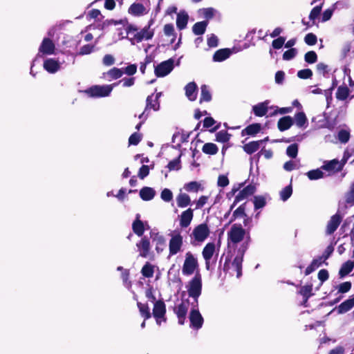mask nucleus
Returning <instances> with one entry per match:
<instances>
[{"label":"nucleus","instance_id":"nucleus-1","mask_svg":"<svg viewBox=\"0 0 354 354\" xmlns=\"http://www.w3.org/2000/svg\"><path fill=\"white\" fill-rule=\"evenodd\" d=\"M248 247V243L239 250L238 254L234 257L232 262H230V258L226 257L223 265V270L225 272H230L231 270L236 272V277L239 278L241 276L242 262L243 259L244 252Z\"/></svg>","mask_w":354,"mask_h":354},{"label":"nucleus","instance_id":"nucleus-2","mask_svg":"<svg viewBox=\"0 0 354 354\" xmlns=\"http://www.w3.org/2000/svg\"><path fill=\"white\" fill-rule=\"evenodd\" d=\"M209 228L206 223H201L196 226L189 235L190 243L192 245L201 244L209 236Z\"/></svg>","mask_w":354,"mask_h":354},{"label":"nucleus","instance_id":"nucleus-3","mask_svg":"<svg viewBox=\"0 0 354 354\" xmlns=\"http://www.w3.org/2000/svg\"><path fill=\"white\" fill-rule=\"evenodd\" d=\"M189 296L194 299L192 305L198 306V298L201 294L202 279L200 274H196L186 286Z\"/></svg>","mask_w":354,"mask_h":354},{"label":"nucleus","instance_id":"nucleus-4","mask_svg":"<svg viewBox=\"0 0 354 354\" xmlns=\"http://www.w3.org/2000/svg\"><path fill=\"white\" fill-rule=\"evenodd\" d=\"M169 236V257H172L183 251V237L178 230L172 231Z\"/></svg>","mask_w":354,"mask_h":354},{"label":"nucleus","instance_id":"nucleus-5","mask_svg":"<svg viewBox=\"0 0 354 354\" xmlns=\"http://www.w3.org/2000/svg\"><path fill=\"white\" fill-rule=\"evenodd\" d=\"M162 95V93L159 92L156 94L152 93L146 99V106L144 111L139 115L140 120H146L150 114V110L158 111L160 108L159 99Z\"/></svg>","mask_w":354,"mask_h":354},{"label":"nucleus","instance_id":"nucleus-6","mask_svg":"<svg viewBox=\"0 0 354 354\" xmlns=\"http://www.w3.org/2000/svg\"><path fill=\"white\" fill-rule=\"evenodd\" d=\"M216 245L214 243H208L202 251V255L205 262V268L207 270H213L216 263Z\"/></svg>","mask_w":354,"mask_h":354},{"label":"nucleus","instance_id":"nucleus-7","mask_svg":"<svg viewBox=\"0 0 354 354\" xmlns=\"http://www.w3.org/2000/svg\"><path fill=\"white\" fill-rule=\"evenodd\" d=\"M198 266L197 259L191 252L185 254V259L183 266L182 272L185 276L192 275Z\"/></svg>","mask_w":354,"mask_h":354},{"label":"nucleus","instance_id":"nucleus-8","mask_svg":"<svg viewBox=\"0 0 354 354\" xmlns=\"http://www.w3.org/2000/svg\"><path fill=\"white\" fill-rule=\"evenodd\" d=\"M112 85L93 86L86 91V93L91 97H102L110 95L113 88Z\"/></svg>","mask_w":354,"mask_h":354},{"label":"nucleus","instance_id":"nucleus-9","mask_svg":"<svg viewBox=\"0 0 354 354\" xmlns=\"http://www.w3.org/2000/svg\"><path fill=\"white\" fill-rule=\"evenodd\" d=\"M245 234V230L241 225L234 224L230 230L227 232L228 241L236 244L243 241Z\"/></svg>","mask_w":354,"mask_h":354},{"label":"nucleus","instance_id":"nucleus-10","mask_svg":"<svg viewBox=\"0 0 354 354\" xmlns=\"http://www.w3.org/2000/svg\"><path fill=\"white\" fill-rule=\"evenodd\" d=\"M174 67V59L170 58L158 64L154 69L155 75L158 77H162L169 74Z\"/></svg>","mask_w":354,"mask_h":354},{"label":"nucleus","instance_id":"nucleus-11","mask_svg":"<svg viewBox=\"0 0 354 354\" xmlns=\"http://www.w3.org/2000/svg\"><path fill=\"white\" fill-rule=\"evenodd\" d=\"M344 216V214H341L339 209H338L336 214L330 217V220L327 223L326 227L325 233L326 235H331L337 230L343 219Z\"/></svg>","mask_w":354,"mask_h":354},{"label":"nucleus","instance_id":"nucleus-12","mask_svg":"<svg viewBox=\"0 0 354 354\" xmlns=\"http://www.w3.org/2000/svg\"><path fill=\"white\" fill-rule=\"evenodd\" d=\"M165 314L166 306L165 303L161 300L156 301L153 304V316L156 319L158 325H160L162 322H166Z\"/></svg>","mask_w":354,"mask_h":354},{"label":"nucleus","instance_id":"nucleus-13","mask_svg":"<svg viewBox=\"0 0 354 354\" xmlns=\"http://www.w3.org/2000/svg\"><path fill=\"white\" fill-rule=\"evenodd\" d=\"M189 302L187 299H182L179 304H177L174 308V313L177 315L178 323L184 324L186 315L189 309Z\"/></svg>","mask_w":354,"mask_h":354},{"label":"nucleus","instance_id":"nucleus-14","mask_svg":"<svg viewBox=\"0 0 354 354\" xmlns=\"http://www.w3.org/2000/svg\"><path fill=\"white\" fill-rule=\"evenodd\" d=\"M192 306L193 308L191 310L189 317L190 327L194 329L198 330L203 326V318L198 310L197 306H194V305Z\"/></svg>","mask_w":354,"mask_h":354},{"label":"nucleus","instance_id":"nucleus-15","mask_svg":"<svg viewBox=\"0 0 354 354\" xmlns=\"http://www.w3.org/2000/svg\"><path fill=\"white\" fill-rule=\"evenodd\" d=\"M150 238L155 244V250L158 254L161 253L166 246V240L163 235L158 232L151 230L150 232Z\"/></svg>","mask_w":354,"mask_h":354},{"label":"nucleus","instance_id":"nucleus-16","mask_svg":"<svg viewBox=\"0 0 354 354\" xmlns=\"http://www.w3.org/2000/svg\"><path fill=\"white\" fill-rule=\"evenodd\" d=\"M136 247L138 248L140 257L147 258L149 256L151 245L150 241L147 236H143L141 240L136 243Z\"/></svg>","mask_w":354,"mask_h":354},{"label":"nucleus","instance_id":"nucleus-17","mask_svg":"<svg viewBox=\"0 0 354 354\" xmlns=\"http://www.w3.org/2000/svg\"><path fill=\"white\" fill-rule=\"evenodd\" d=\"M151 24H152V21H149L148 26H145L140 31L134 35V39L137 42H140L142 40H148L153 37V30L150 29Z\"/></svg>","mask_w":354,"mask_h":354},{"label":"nucleus","instance_id":"nucleus-18","mask_svg":"<svg viewBox=\"0 0 354 354\" xmlns=\"http://www.w3.org/2000/svg\"><path fill=\"white\" fill-rule=\"evenodd\" d=\"M256 188L254 185H249L243 188L241 191H240L238 194L236 196L234 204L231 207V209L235 205L236 203L243 201L246 198L249 196L252 195L255 192Z\"/></svg>","mask_w":354,"mask_h":354},{"label":"nucleus","instance_id":"nucleus-19","mask_svg":"<svg viewBox=\"0 0 354 354\" xmlns=\"http://www.w3.org/2000/svg\"><path fill=\"white\" fill-rule=\"evenodd\" d=\"M55 44L49 38H44L39 46V53L45 55H53L55 52Z\"/></svg>","mask_w":354,"mask_h":354},{"label":"nucleus","instance_id":"nucleus-20","mask_svg":"<svg viewBox=\"0 0 354 354\" xmlns=\"http://www.w3.org/2000/svg\"><path fill=\"white\" fill-rule=\"evenodd\" d=\"M193 209H192L191 208H189L185 211H183L180 215V226L182 228L187 227L190 225L193 219Z\"/></svg>","mask_w":354,"mask_h":354},{"label":"nucleus","instance_id":"nucleus-21","mask_svg":"<svg viewBox=\"0 0 354 354\" xmlns=\"http://www.w3.org/2000/svg\"><path fill=\"white\" fill-rule=\"evenodd\" d=\"M61 64L59 61L49 58L44 61V68L50 73H55L60 69Z\"/></svg>","mask_w":354,"mask_h":354},{"label":"nucleus","instance_id":"nucleus-22","mask_svg":"<svg viewBox=\"0 0 354 354\" xmlns=\"http://www.w3.org/2000/svg\"><path fill=\"white\" fill-rule=\"evenodd\" d=\"M269 103L270 102L268 100H266L253 106L252 111L254 114L258 117L264 116L268 112Z\"/></svg>","mask_w":354,"mask_h":354},{"label":"nucleus","instance_id":"nucleus-23","mask_svg":"<svg viewBox=\"0 0 354 354\" xmlns=\"http://www.w3.org/2000/svg\"><path fill=\"white\" fill-rule=\"evenodd\" d=\"M268 138H266L264 140L250 142L243 146V150L248 154H252L256 152L259 149L260 145L268 140Z\"/></svg>","mask_w":354,"mask_h":354},{"label":"nucleus","instance_id":"nucleus-24","mask_svg":"<svg viewBox=\"0 0 354 354\" xmlns=\"http://www.w3.org/2000/svg\"><path fill=\"white\" fill-rule=\"evenodd\" d=\"M185 95L191 101H194L197 97V85L195 82H189L185 87Z\"/></svg>","mask_w":354,"mask_h":354},{"label":"nucleus","instance_id":"nucleus-25","mask_svg":"<svg viewBox=\"0 0 354 354\" xmlns=\"http://www.w3.org/2000/svg\"><path fill=\"white\" fill-rule=\"evenodd\" d=\"M189 16L185 10H181L177 14L176 26L179 30H183L187 27Z\"/></svg>","mask_w":354,"mask_h":354},{"label":"nucleus","instance_id":"nucleus-26","mask_svg":"<svg viewBox=\"0 0 354 354\" xmlns=\"http://www.w3.org/2000/svg\"><path fill=\"white\" fill-rule=\"evenodd\" d=\"M140 215L137 214L136 216V220L132 224V230L133 232L138 236H142L145 232L144 223L140 219Z\"/></svg>","mask_w":354,"mask_h":354},{"label":"nucleus","instance_id":"nucleus-27","mask_svg":"<svg viewBox=\"0 0 354 354\" xmlns=\"http://www.w3.org/2000/svg\"><path fill=\"white\" fill-rule=\"evenodd\" d=\"M231 53L232 52L229 48L219 49L214 53L213 55V61L217 62H223L227 59L230 56Z\"/></svg>","mask_w":354,"mask_h":354},{"label":"nucleus","instance_id":"nucleus-28","mask_svg":"<svg viewBox=\"0 0 354 354\" xmlns=\"http://www.w3.org/2000/svg\"><path fill=\"white\" fill-rule=\"evenodd\" d=\"M339 160L333 159L331 160L324 161L321 169L327 171L339 172L341 170H338L339 168Z\"/></svg>","mask_w":354,"mask_h":354},{"label":"nucleus","instance_id":"nucleus-29","mask_svg":"<svg viewBox=\"0 0 354 354\" xmlns=\"http://www.w3.org/2000/svg\"><path fill=\"white\" fill-rule=\"evenodd\" d=\"M354 306V295L351 297L349 299H346L344 302H342L338 307H337V312L339 314H344L348 310H350L351 308H353Z\"/></svg>","mask_w":354,"mask_h":354},{"label":"nucleus","instance_id":"nucleus-30","mask_svg":"<svg viewBox=\"0 0 354 354\" xmlns=\"http://www.w3.org/2000/svg\"><path fill=\"white\" fill-rule=\"evenodd\" d=\"M293 120L290 116H284L280 118L278 121V129L281 131H284L290 128L293 124Z\"/></svg>","mask_w":354,"mask_h":354},{"label":"nucleus","instance_id":"nucleus-31","mask_svg":"<svg viewBox=\"0 0 354 354\" xmlns=\"http://www.w3.org/2000/svg\"><path fill=\"white\" fill-rule=\"evenodd\" d=\"M156 195V191L149 187H144L140 190V198L145 201L152 200Z\"/></svg>","mask_w":354,"mask_h":354},{"label":"nucleus","instance_id":"nucleus-32","mask_svg":"<svg viewBox=\"0 0 354 354\" xmlns=\"http://www.w3.org/2000/svg\"><path fill=\"white\" fill-rule=\"evenodd\" d=\"M145 6L140 3H133L129 8V13L133 16H140L145 14Z\"/></svg>","mask_w":354,"mask_h":354},{"label":"nucleus","instance_id":"nucleus-33","mask_svg":"<svg viewBox=\"0 0 354 354\" xmlns=\"http://www.w3.org/2000/svg\"><path fill=\"white\" fill-rule=\"evenodd\" d=\"M321 11L322 6H317L314 7L309 15V19L312 21V24H310L309 22H306L304 19H302V24L308 26H311L314 25L315 24V21L320 15Z\"/></svg>","mask_w":354,"mask_h":354},{"label":"nucleus","instance_id":"nucleus-34","mask_svg":"<svg viewBox=\"0 0 354 354\" xmlns=\"http://www.w3.org/2000/svg\"><path fill=\"white\" fill-rule=\"evenodd\" d=\"M349 94L350 89L346 85H342L337 88L335 95L338 100L344 101L349 97Z\"/></svg>","mask_w":354,"mask_h":354},{"label":"nucleus","instance_id":"nucleus-35","mask_svg":"<svg viewBox=\"0 0 354 354\" xmlns=\"http://www.w3.org/2000/svg\"><path fill=\"white\" fill-rule=\"evenodd\" d=\"M176 203L178 207L180 208H184L190 204L191 199L188 194L185 193H180L176 197Z\"/></svg>","mask_w":354,"mask_h":354},{"label":"nucleus","instance_id":"nucleus-36","mask_svg":"<svg viewBox=\"0 0 354 354\" xmlns=\"http://www.w3.org/2000/svg\"><path fill=\"white\" fill-rule=\"evenodd\" d=\"M208 22L206 21L196 22L192 27V31L196 35H202L205 33Z\"/></svg>","mask_w":354,"mask_h":354},{"label":"nucleus","instance_id":"nucleus-37","mask_svg":"<svg viewBox=\"0 0 354 354\" xmlns=\"http://www.w3.org/2000/svg\"><path fill=\"white\" fill-rule=\"evenodd\" d=\"M354 268V262L352 261H347L346 262L344 263L342 266H341L339 274L340 277H344L348 274Z\"/></svg>","mask_w":354,"mask_h":354},{"label":"nucleus","instance_id":"nucleus-38","mask_svg":"<svg viewBox=\"0 0 354 354\" xmlns=\"http://www.w3.org/2000/svg\"><path fill=\"white\" fill-rule=\"evenodd\" d=\"M137 306L139 309L140 315L144 318L145 320H147L151 317V314L147 304H142L138 301Z\"/></svg>","mask_w":354,"mask_h":354},{"label":"nucleus","instance_id":"nucleus-39","mask_svg":"<svg viewBox=\"0 0 354 354\" xmlns=\"http://www.w3.org/2000/svg\"><path fill=\"white\" fill-rule=\"evenodd\" d=\"M261 126L259 123H254L248 126L243 131V133L249 136H254L259 133L261 130Z\"/></svg>","mask_w":354,"mask_h":354},{"label":"nucleus","instance_id":"nucleus-40","mask_svg":"<svg viewBox=\"0 0 354 354\" xmlns=\"http://www.w3.org/2000/svg\"><path fill=\"white\" fill-rule=\"evenodd\" d=\"M184 189L189 192H198L200 189H203L202 185L197 181H192L184 185Z\"/></svg>","mask_w":354,"mask_h":354},{"label":"nucleus","instance_id":"nucleus-41","mask_svg":"<svg viewBox=\"0 0 354 354\" xmlns=\"http://www.w3.org/2000/svg\"><path fill=\"white\" fill-rule=\"evenodd\" d=\"M142 274L147 278H151L153 276L154 266L149 262H147L141 270Z\"/></svg>","mask_w":354,"mask_h":354},{"label":"nucleus","instance_id":"nucleus-42","mask_svg":"<svg viewBox=\"0 0 354 354\" xmlns=\"http://www.w3.org/2000/svg\"><path fill=\"white\" fill-rule=\"evenodd\" d=\"M306 176L310 180H315L324 178V174L320 168L308 171Z\"/></svg>","mask_w":354,"mask_h":354},{"label":"nucleus","instance_id":"nucleus-43","mask_svg":"<svg viewBox=\"0 0 354 354\" xmlns=\"http://www.w3.org/2000/svg\"><path fill=\"white\" fill-rule=\"evenodd\" d=\"M202 151L203 153H205L206 154L214 155L218 152V147L215 144L209 142V143H205L203 146Z\"/></svg>","mask_w":354,"mask_h":354},{"label":"nucleus","instance_id":"nucleus-44","mask_svg":"<svg viewBox=\"0 0 354 354\" xmlns=\"http://www.w3.org/2000/svg\"><path fill=\"white\" fill-rule=\"evenodd\" d=\"M295 124L298 127H304L307 123V118L304 112H299L295 115Z\"/></svg>","mask_w":354,"mask_h":354},{"label":"nucleus","instance_id":"nucleus-45","mask_svg":"<svg viewBox=\"0 0 354 354\" xmlns=\"http://www.w3.org/2000/svg\"><path fill=\"white\" fill-rule=\"evenodd\" d=\"M201 98L200 102H209L212 99V95L209 92V90L208 88V86L207 85H202L201 87Z\"/></svg>","mask_w":354,"mask_h":354},{"label":"nucleus","instance_id":"nucleus-46","mask_svg":"<svg viewBox=\"0 0 354 354\" xmlns=\"http://www.w3.org/2000/svg\"><path fill=\"white\" fill-rule=\"evenodd\" d=\"M136 78L133 77H124L118 82L113 84V86H115L120 84H122L123 87H130L132 86L135 83Z\"/></svg>","mask_w":354,"mask_h":354},{"label":"nucleus","instance_id":"nucleus-47","mask_svg":"<svg viewBox=\"0 0 354 354\" xmlns=\"http://www.w3.org/2000/svg\"><path fill=\"white\" fill-rule=\"evenodd\" d=\"M337 138L341 143H347L350 139V131L346 129H342L338 132Z\"/></svg>","mask_w":354,"mask_h":354},{"label":"nucleus","instance_id":"nucleus-48","mask_svg":"<svg viewBox=\"0 0 354 354\" xmlns=\"http://www.w3.org/2000/svg\"><path fill=\"white\" fill-rule=\"evenodd\" d=\"M123 73V68L114 67L108 71L107 75L113 80H116L121 77Z\"/></svg>","mask_w":354,"mask_h":354},{"label":"nucleus","instance_id":"nucleus-49","mask_svg":"<svg viewBox=\"0 0 354 354\" xmlns=\"http://www.w3.org/2000/svg\"><path fill=\"white\" fill-rule=\"evenodd\" d=\"M266 205V198L263 196H255L254 197V209L263 208Z\"/></svg>","mask_w":354,"mask_h":354},{"label":"nucleus","instance_id":"nucleus-50","mask_svg":"<svg viewBox=\"0 0 354 354\" xmlns=\"http://www.w3.org/2000/svg\"><path fill=\"white\" fill-rule=\"evenodd\" d=\"M292 189L291 185H288L285 187L281 192H280V198L283 201H287L292 195Z\"/></svg>","mask_w":354,"mask_h":354},{"label":"nucleus","instance_id":"nucleus-51","mask_svg":"<svg viewBox=\"0 0 354 354\" xmlns=\"http://www.w3.org/2000/svg\"><path fill=\"white\" fill-rule=\"evenodd\" d=\"M304 60L308 64L315 63L317 60V53L313 50L308 51L304 55Z\"/></svg>","mask_w":354,"mask_h":354},{"label":"nucleus","instance_id":"nucleus-52","mask_svg":"<svg viewBox=\"0 0 354 354\" xmlns=\"http://www.w3.org/2000/svg\"><path fill=\"white\" fill-rule=\"evenodd\" d=\"M313 290L312 286H302L300 289L299 293L304 297L305 302L307 301L308 298L311 296V292Z\"/></svg>","mask_w":354,"mask_h":354},{"label":"nucleus","instance_id":"nucleus-53","mask_svg":"<svg viewBox=\"0 0 354 354\" xmlns=\"http://www.w3.org/2000/svg\"><path fill=\"white\" fill-rule=\"evenodd\" d=\"M216 140L221 142H226L230 138V135L225 130L218 131L216 135Z\"/></svg>","mask_w":354,"mask_h":354},{"label":"nucleus","instance_id":"nucleus-54","mask_svg":"<svg viewBox=\"0 0 354 354\" xmlns=\"http://www.w3.org/2000/svg\"><path fill=\"white\" fill-rule=\"evenodd\" d=\"M298 153V145L297 144H292L287 147L286 154L292 158H295L297 157Z\"/></svg>","mask_w":354,"mask_h":354},{"label":"nucleus","instance_id":"nucleus-55","mask_svg":"<svg viewBox=\"0 0 354 354\" xmlns=\"http://www.w3.org/2000/svg\"><path fill=\"white\" fill-rule=\"evenodd\" d=\"M167 168L169 169V171L179 170L181 168L180 156L171 160L167 165Z\"/></svg>","mask_w":354,"mask_h":354},{"label":"nucleus","instance_id":"nucleus-56","mask_svg":"<svg viewBox=\"0 0 354 354\" xmlns=\"http://www.w3.org/2000/svg\"><path fill=\"white\" fill-rule=\"evenodd\" d=\"M160 197L162 201L170 202L173 198V193L170 189L165 188L161 192Z\"/></svg>","mask_w":354,"mask_h":354},{"label":"nucleus","instance_id":"nucleus-57","mask_svg":"<svg viewBox=\"0 0 354 354\" xmlns=\"http://www.w3.org/2000/svg\"><path fill=\"white\" fill-rule=\"evenodd\" d=\"M334 89V86H331L330 88L324 90V95L326 97L327 107H329L332 101H333V91Z\"/></svg>","mask_w":354,"mask_h":354},{"label":"nucleus","instance_id":"nucleus-58","mask_svg":"<svg viewBox=\"0 0 354 354\" xmlns=\"http://www.w3.org/2000/svg\"><path fill=\"white\" fill-rule=\"evenodd\" d=\"M297 53V50L296 48H290L286 51H285L283 54V59L284 60H290L293 59Z\"/></svg>","mask_w":354,"mask_h":354},{"label":"nucleus","instance_id":"nucleus-59","mask_svg":"<svg viewBox=\"0 0 354 354\" xmlns=\"http://www.w3.org/2000/svg\"><path fill=\"white\" fill-rule=\"evenodd\" d=\"M297 76L301 79H309L313 76V71L309 68L302 69L297 72Z\"/></svg>","mask_w":354,"mask_h":354},{"label":"nucleus","instance_id":"nucleus-60","mask_svg":"<svg viewBox=\"0 0 354 354\" xmlns=\"http://www.w3.org/2000/svg\"><path fill=\"white\" fill-rule=\"evenodd\" d=\"M142 136L138 133H133L129 138V144L132 145H137L141 140Z\"/></svg>","mask_w":354,"mask_h":354},{"label":"nucleus","instance_id":"nucleus-61","mask_svg":"<svg viewBox=\"0 0 354 354\" xmlns=\"http://www.w3.org/2000/svg\"><path fill=\"white\" fill-rule=\"evenodd\" d=\"M95 46L91 44H86L82 46L79 51V55H84L91 53L94 50Z\"/></svg>","mask_w":354,"mask_h":354},{"label":"nucleus","instance_id":"nucleus-62","mask_svg":"<svg viewBox=\"0 0 354 354\" xmlns=\"http://www.w3.org/2000/svg\"><path fill=\"white\" fill-rule=\"evenodd\" d=\"M304 41L306 44L313 46L317 43V36L313 33H308L304 37Z\"/></svg>","mask_w":354,"mask_h":354},{"label":"nucleus","instance_id":"nucleus-63","mask_svg":"<svg viewBox=\"0 0 354 354\" xmlns=\"http://www.w3.org/2000/svg\"><path fill=\"white\" fill-rule=\"evenodd\" d=\"M286 41V38L283 37H279L278 38L274 39L272 43V46L274 49L281 48L284 44Z\"/></svg>","mask_w":354,"mask_h":354},{"label":"nucleus","instance_id":"nucleus-64","mask_svg":"<svg viewBox=\"0 0 354 354\" xmlns=\"http://www.w3.org/2000/svg\"><path fill=\"white\" fill-rule=\"evenodd\" d=\"M346 203L349 206H353L354 205V189L350 188L348 192L346 194Z\"/></svg>","mask_w":354,"mask_h":354}]
</instances>
